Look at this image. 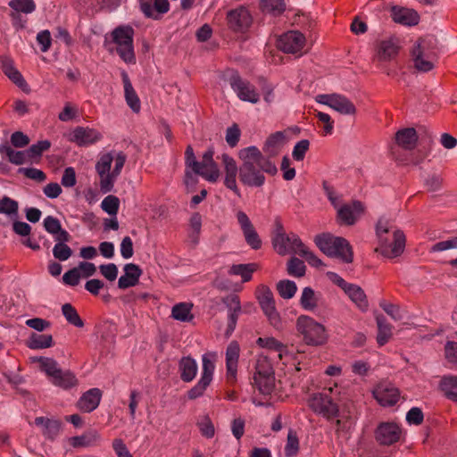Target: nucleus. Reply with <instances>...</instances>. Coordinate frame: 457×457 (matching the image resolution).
I'll list each match as a JSON object with an SVG mask.
<instances>
[{
  "label": "nucleus",
  "instance_id": "obj_1",
  "mask_svg": "<svg viewBox=\"0 0 457 457\" xmlns=\"http://www.w3.org/2000/svg\"><path fill=\"white\" fill-rule=\"evenodd\" d=\"M237 155L241 162L240 166L228 154H222L219 158L224 171V186L238 196H240V190L237 186V177L244 186L261 187L266 180L264 173L275 175L278 171L275 163L266 158L254 145L240 149Z\"/></svg>",
  "mask_w": 457,
  "mask_h": 457
},
{
  "label": "nucleus",
  "instance_id": "obj_2",
  "mask_svg": "<svg viewBox=\"0 0 457 457\" xmlns=\"http://www.w3.org/2000/svg\"><path fill=\"white\" fill-rule=\"evenodd\" d=\"M376 236L378 245L375 251L384 257L393 259L403 253L405 236L402 230L395 228L387 218L378 219L376 224Z\"/></svg>",
  "mask_w": 457,
  "mask_h": 457
},
{
  "label": "nucleus",
  "instance_id": "obj_3",
  "mask_svg": "<svg viewBox=\"0 0 457 457\" xmlns=\"http://www.w3.org/2000/svg\"><path fill=\"white\" fill-rule=\"evenodd\" d=\"M272 244L275 251L279 255L297 253L304 258L305 261L312 267L320 268L323 265L322 261L309 250L296 234H286L283 226L279 221L276 222Z\"/></svg>",
  "mask_w": 457,
  "mask_h": 457
},
{
  "label": "nucleus",
  "instance_id": "obj_4",
  "mask_svg": "<svg viewBox=\"0 0 457 457\" xmlns=\"http://www.w3.org/2000/svg\"><path fill=\"white\" fill-rule=\"evenodd\" d=\"M127 155L121 151L112 150L102 153L96 163L99 176L100 190L106 194L113 189L114 184L125 165Z\"/></svg>",
  "mask_w": 457,
  "mask_h": 457
},
{
  "label": "nucleus",
  "instance_id": "obj_5",
  "mask_svg": "<svg viewBox=\"0 0 457 457\" xmlns=\"http://www.w3.org/2000/svg\"><path fill=\"white\" fill-rule=\"evenodd\" d=\"M214 151L212 148L206 150L203 156L202 161L198 162L195 158L193 147L188 145L185 152V164L187 169L202 176L209 182H216L220 177V170L217 163L213 160Z\"/></svg>",
  "mask_w": 457,
  "mask_h": 457
},
{
  "label": "nucleus",
  "instance_id": "obj_6",
  "mask_svg": "<svg viewBox=\"0 0 457 457\" xmlns=\"http://www.w3.org/2000/svg\"><path fill=\"white\" fill-rule=\"evenodd\" d=\"M314 242L327 256L339 259L345 263L353 262V250L346 239L331 234H321L315 237Z\"/></svg>",
  "mask_w": 457,
  "mask_h": 457
},
{
  "label": "nucleus",
  "instance_id": "obj_7",
  "mask_svg": "<svg viewBox=\"0 0 457 457\" xmlns=\"http://www.w3.org/2000/svg\"><path fill=\"white\" fill-rule=\"evenodd\" d=\"M253 385L264 395H270L275 388L274 370L270 361L265 356H259L256 361Z\"/></svg>",
  "mask_w": 457,
  "mask_h": 457
},
{
  "label": "nucleus",
  "instance_id": "obj_8",
  "mask_svg": "<svg viewBox=\"0 0 457 457\" xmlns=\"http://www.w3.org/2000/svg\"><path fill=\"white\" fill-rule=\"evenodd\" d=\"M296 328L307 345H320L327 340L324 327L309 316H300L296 321Z\"/></svg>",
  "mask_w": 457,
  "mask_h": 457
},
{
  "label": "nucleus",
  "instance_id": "obj_9",
  "mask_svg": "<svg viewBox=\"0 0 457 457\" xmlns=\"http://www.w3.org/2000/svg\"><path fill=\"white\" fill-rule=\"evenodd\" d=\"M432 38H421L414 46L411 57L414 67L420 71H428L434 68L436 54L432 48Z\"/></svg>",
  "mask_w": 457,
  "mask_h": 457
},
{
  "label": "nucleus",
  "instance_id": "obj_10",
  "mask_svg": "<svg viewBox=\"0 0 457 457\" xmlns=\"http://www.w3.org/2000/svg\"><path fill=\"white\" fill-rule=\"evenodd\" d=\"M132 28L119 27L112 32V41L116 44V51L120 57L127 63H135L136 57L133 47Z\"/></svg>",
  "mask_w": 457,
  "mask_h": 457
},
{
  "label": "nucleus",
  "instance_id": "obj_11",
  "mask_svg": "<svg viewBox=\"0 0 457 457\" xmlns=\"http://www.w3.org/2000/svg\"><path fill=\"white\" fill-rule=\"evenodd\" d=\"M215 361L216 354L213 353H207L203 355L201 378L197 384L187 392L189 399H196L204 394L206 388L212 381Z\"/></svg>",
  "mask_w": 457,
  "mask_h": 457
},
{
  "label": "nucleus",
  "instance_id": "obj_12",
  "mask_svg": "<svg viewBox=\"0 0 457 457\" xmlns=\"http://www.w3.org/2000/svg\"><path fill=\"white\" fill-rule=\"evenodd\" d=\"M228 83L241 101L249 102L251 104H257L260 101V94L254 85L240 77L237 72H231L228 78Z\"/></svg>",
  "mask_w": 457,
  "mask_h": 457
},
{
  "label": "nucleus",
  "instance_id": "obj_13",
  "mask_svg": "<svg viewBox=\"0 0 457 457\" xmlns=\"http://www.w3.org/2000/svg\"><path fill=\"white\" fill-rule=\"evenodd\" d=\"M309 407L316 413L327 419H332L338 414V407L327 393H317L310 396Z\"/></svg>",
  "mask_w": 457,
  "mask_h": 457
},
{
  "label": "nucleus",
  "instance_id": "obj_14",
  "mask_svg": "<svg viewBox=\"0 0 457 457\" xmlns=\"http://www.w3.org/2000/svg\"><path fill=\"white\" fill-rule=\"evenodd\" d=\"M305 46V36L298 30H289L278 39V47L287 54L302 55Z\"/></svg>",
  "mask_w": 457,
  "mask_h": 457
},
{
  "label": "nucleus",
  "instance_id": "obj_15",
  "mask_svg": "<svg viewBox=\"0 0 457 457\" xmlns=\"http://www.w3.org/2000/svg\"><path fill=\"white\" fill-rule=\"evenodd\" d=\"M315 101L330 107L341 114L350 115L356 112L354 104L342 95L320 94L315 96Z\"/></svg>",
  "mask_w": 457,
  "mask_h": 457
},
{
  "label": "nucleus",
  "instance_id": "obj_16",
  "mask_svg": "<svg viewBox=\"0 0 457 457\" xmlns=\"http://www.w3.org/2000/svg\"><path fill=\"white\" fill-rule=\"evenodd\" d=\"M102 138L103 135L100 131L89 127L78 126L69 134V140L80 147L96 144Z\"/></svg>",
  "mask_w": 457,
  "mask_h": 457
},
{
  "label": "nucleus",
  "instance_id": "obj_17",
  "mask_svg": "<svg viewBox=\"0 0 457 457\" xmlns=\"http://www.w3.org/2000/svg\"><path fill=\"white\" fill-rule=\"evenodd\" d=\"M258 300L264 314L267 316L270 324L274 327H278L280 323V318L278 312H277L275 301L270 289L262 286L259 290Z\"/></svg>",
  "mask_w": 457,
  "mask_h": 457
},
{
  "label": "nucleus",
  "instance_id": "obj_18",
  "mask_svg": "<svg viewBox=\"0 0 457 457\" xmlns=\"http://www.w3.org/2000/svg\"><path fill=\"white\" fill-rule=\"evenodd\" d=\"M373 396L382 406L395 405L400 397V392L393 384L387 381L380 382L372 391Z\"/></svg>",
  "mask_w": 457,
  "mask_h": 457
},
{
  "label": "nucleus",
  "instance_id": "obj_19",
  "mask_svg": "<svg viewBox=\"0 0 457 457\" xmlns=\"http://www.w3.org/2000/svg\"><path fill=\"white\" fill-rule=\"evenodd\" d=\"M236 217L246 243L253 249H259L262 245V241L246 213L239 210L237 211Z\"/></svg>",
  "mask_w": 457,
  "mask_h": 457
},
{
  "label": "nucleus",
  "instance_id": "obj_20",
  "mask_svg": "<svg viewBox=\"0 0 457 457\" xmlns=\"http://www.w3.org/2000/svg\"><path fill=\"white\" fill-rule=\"evenodd\" d=\"M401 428L394 422L381 423L376 430V439L380 445H390L401 437Z\"/></svg>",
  "mask_w": 457,
  "mask_h": 457
},
{
  "label": "nucleus",
  "instance_id": "obj_21",
  "mask_svg": "<svg viewBox=\"0 0 457 457\" xmlns=\"http://www.w3.org/2000/svg\"><path fill=\"white\" fill-rule=\"evenodd\" d=\"M223 303L228 308V328L226 335L230 336L236 328L237 319L242 312V307L238 296L235 295L225 297Z\"/></svg>",
  "mask_w": 457,
  "mask_h": 457
},
{
  "label": "nucleus",
  "instance_id": "obj_22",
  "mask_svg": "<svg viewBox=\"0 0 457 457\" xmlns=\"http://www.w3.org/2000/svg\"><path fill=\"white\" fill-rule=\"evenodd\" d=\"M363 212L362 204L354 201L348 204L338 207L337 217L340 221L346 225H353Z\"/></svg>",
  "mask_w": 457,
  "mask_h": 457
},
{
  "label": "nucleus",
  "instance_id": "obj_23",
  "mask_svg": "<svg viewBox=\"0 0 457 457\" xmlns=\"http://www.w3.org/2000/svg\"><path fill=\"white\" fill-rule=\"evenodd\" d=\"M239 353L240 347L237 342H230L226 349V369L227 378L232 382L237 380Z\"/></svg>",
  "mask_w": 457,
  "mask_h": 457
},
{
  "label": "nucleus",
  "instance_id": "obj_24",
  "mask_svg": "<svg viewBox=\"0 0 457 457\" xmlns=\"http://www.w3.org/2000/svg\"><path fill=\"white\" fill-rule=\"evenodd\" d=\"M228 21L234 29L244 30L251 25L252 16L245 7L240 6L228 13Z\"/></svg>",
  "mask_w": 457,
  "mask_h": 457
},
{
  "label": "nucleus",
  "instance_id": "obj_25",
  "mask_svg": "<svg viewBox=\"0 0 457 457\" xmlns=\"http://www.w3.org/2000/svg\"><path fill=\"white\" fill-rule=\"evenodd\" d=\"M139 4L143 13L146 17L155 20L170 9L168 0H139Z\"/></svg>",
  "mask_w": 457,
  "mask_h": 457
},
{
  "label": "nucleus",
  "instance_id": "obj_26",
  "mask_svg": "<svg viewBox=\"0 0 457 457\" xmlns=\"http://www.w3.org/2000/svg\"><path fill=\"white\" fill-rule=\"evenodd\" d=\"M392 19L395 22L404 26H414L419 23L420 16L412 9L401 6H393L390 10Z\"/></svg>",
  "mask_w": 457,
  "mask_h": 457
},
{
  "label": "nucleus",
  "instance_id": "obj_27",
  "mask_svg": "<svg viewBox=\"0 0 457 457\" xmlns=\"http://www.w3.org/2000/svg\"><path fill=\"white\" fill-rule=\"evenodd\" d=\"M123 270L124 275L120 276L118 280L119 288L126 289L136 286L142 275V270L139 266L134 263H127Z\"/></svg>",
  "mask_w": 457,
  "mask_h": 457
},
{
  "label": "nucleus",
  "instance_id": "obj_28",
  "mask_svg": "<svg viewBox=\"0 0 457 457\" xmlns=\"http://www.w3.org/2000/svg\"><path fill=\"white\" fill-rule=\"evenodd\" d=\"M287 139L285 132L277 131L271 134L266 140L263 152L267 154V157L270 160V157H274L278 154V153L282 150L284 145L287 144Z\"/></svg>",
  "mask_w": 457,
  "mask_h": 457
},
{
  "label": "nucleus",
  "instance_id": "obj_29",
  "mask_svg": "<svg viewBox=\"0 0 457 457\" xmlns=\"http://www.w3.org/2000/svg\"><path fill=\"white\" fill-rule=\"evenodd\" d=\"M399 44L396 39L390 38L379 43L377 50V58L380 62H389L398 54Z\"/></svg>",
  "mask_w": 457,
  "mask_h": 457
},
{
  "label": "nucleus",
  "instance_id": "obj_30",
  "mask_svg": "<svg viewBox=\"0 0 457 457\" xmlns=\"http://www.w3.org/2000/svg\"><path fill=\"white\" fill-rule=\"evenodd\" d=\"M101 391L92 388L87 391L79 400V408L85 412H91L97 408L101 400Z\"/></svg>",
  "mask_w": 457,
  "mask_h": 457
},
{
  "label": "nucleus",
  "instance_id": "obj_31",
  "mask_svg": "<svg viewBox=\"0 0 457 457\" xmlns=\"http://www.w3.org/2000/svg\"><path fill=\"white\" fill-rule=\"evenodd\" d=\"M34 423L41 428L42 434L51 440L58 436L61 429V422L57 420L37 417L35 419Z\"/></svg>",
  "mask_w": 457,
  "mask_h": 457
},
{
  "label": "nucleus",
  "instance_id": "obj_32",
  "mask_svg": "<svg viewBox=\"0 0 457 457\" xmlns=\"http://www.w3.org/2000/svg\"><path fill=\"white\" fill-rule=\"evenodd\" d=\"M0 63L3 72L18 87H25L26 81L24 80L21 72L14 67L13 61L7 57H0Z\"/></svg>",
  "mask_w": 457,
  "mask_h": 457
},
{
  "label": "nucleus",
  "instance_id": "obj_33",
  "mask_svg": "<svg viewBox=\"0 0 457 457\" xmlns=\"http://www.w3.org/2000/svg\"><path fill=\"white\" fill-rule=\"evenodd\" d=\"M123 86H124V96L127 104L134 112H139L141 104L140 100L133 88V86L129 79L128 74L123 71L121 73Z\"/></svg>",
  "mask_w": 457,
  "mask_h": 457
},
{
  "label": "nucleus",
  "instance_id": "obj_34",
  "mask_svg": "<svg viewBox=\"0 0 457 457\" xmlns=\"http://www.w3.org/2000/svg\"><path fill=\"white\" fill-rule=\"evenodd\" d=\"M51 383L55 386L69 390L76 387L79 384V380L71 370H61L57 375L52 378Z\"/></svg>",
  "mask_w": 457,
  "mask_h": 457
},
{
  "label": "nucleus",
  "instance_id": "obj_35",
  "mask_svg": "<svg viewBox=\"0 0 457 457\" xmlns=\"http://www.w3.org/2000/svg\"><path fill=\"white\" fill-rule=\"evenodd\" d=\"M180 378L184 382H191L196 376L198 366L196 361L187 356L183 357L179 364Z\"/></svg>",
  "mask_w": 457,
  "mask_h": 457
},
{
  "label": "nucleus",
  "instance_id": "obj_36",
  "mask_svg": "<svg viewBox=\"0 0 457 457\" xmlns=\"http://www.w3.org/2000/svg\"><path fill=\"white\" fill-rule=\"evenodd\" d=\"M320 294L316 293L312 287L303 289L300 297V305L305 311L313 312L319 306Z\"/></svg>",
  "mask_w": 457,
  "mask_h": 457
},
{
  "label": "nucleus",
  "instance_id": "obj_37",
  "mask_svg": "<svg viewBox=\"0 0 457 457\" xmlns=\"http://www.w3.org/2000/svg\"><path fill=\"white\" fill-rule=\"evenodd\" d=\"M396 143L403 148L411 150L415 147L418 137L413 128L400 129L395 135Z\"/></svg>",
  "mask_w": 457,
  "mask_h": 457
},
{
  "label": "nucleus",
  "instance_id": "obj_38",
  "mask_svg": "<svg viewBox=\"0 0 457 457\" xmlns=\"http://www.w3.org/2000/svg\"><path fill=\"white\" fill-rule=\"evenodd\" d=\"M345 293L357 305L359 309L361 311L367 310V297L364 291L359 286L349 284V286L345 288Z\"/></svg>",
  "mask_w": 457,
  "mask_h": 457
},
{
  "label": "nucleus",
  "instance_id": "obj_39",
  "mask_svg": "<svg viewBox=\"0 0 457 457\" xmlns=\"http://www.w3.org/2000/svg\"><path fill=\"white\" fill-rule=\"evenodd\" d=\"M193 304L189 303H179L171 309V317L181 322H189L194 319L192 314Z\"/></svg>",
  "mask_w": 457,
  "mask_h": 457
},
{
  "label": "nucleus",
  "instance_id": "obj_40",
  "mask_svg": "<svg viewBox=\"0 0 457 457\" xmlns=\"http://www.w3.org/2000/svg\"><path fill=\"white\" fill-rule=\"evenodd\" d=\"M257 345L262 348L278 353L279 359L287 354V348L274 337H259Z\"/></svg>",
  "mask_w": 457,
  "mask_h": 457
},
{
  "label": "nucleus",
  "instance_id": "obj_41",
  "mask_svg": "<svg viewBox=\"0 0 457 457\" xmlns=\"http://www.w3.org/2000/svg\"><path fill=\"white\" fill-rule=\"evenodd\" d=\"M33 361L38 362L40 370L46 373L50 381L62 370L57 361L52 358L35 357Z\"/></svg>",
  "mask_w": 457,
  "mask_h": 457
},
{
  "label": "nucleus",
  "instance_id": "obj_42",
  "mask_svg": "<svg viewBox=\"0 0 457 457\" xmlns=\"http://www.w3.org/2000/svg\"><path fill=\"white\" fill-rule=\"evenodd\" d=\"M378 325L377 341L379 345H384L392 337V326L386 322V318L382 315L376 317Z\"/></svg>",
  "mask_w": 457,
  "mask_h": 457
},
{
  "label": "nucleus",
  "instance_id": "obj_43",
  "mask_svg": "<svg viewBox=\"0 0 457 457\" xmlns=\"http://www.w3.org/2000/svg\"><path fill=\"white\" fill-rule=\"evenodd\" d=\"M440 388L448 399L457 403V376H445Z\"/></svg>",
  "mask_w": 457,
  "mask_h": 457
},
{
  "label": "nucleus",
  "instance_id": "obj_44",
  "mask_svg": "<svg viewBox=\"0 0 457 457\" xmlns=\"http://www.w3.org/2000/svg\"><path fill=\"white\" fill-rule=\"evenodd\" d=\"M28 346L30 349H45L53 345V337L47 334L33 333L29 340Z\"/></svg>",
  "mask_w": 457,
  "mask_h": 457
},
{
  "label": "nucleus",
  "instance_id": "obj_45",
  "mask_svg": "<svg viewBox=\"0 0 457 457\" xmlns=\"http://www.w3.org/2000/svg\"><path fill=\"white\" fill-rule=\"evenodd\" d=\"M0 152L5 154L9 162L15 165H21L29 161L27 151H15L8 145H2Z\"/></svg>",
  "mask_w": 457,
  "mask_h": 457
},
{
  "label": "nucleus",
  "instance_id": "obj_46",
  "mask_svg": "<svg viewBox=\"0 0 457 457\" xmlns=\"http://www.w3.org/2000/svg\"><path fill=\"white\" fill-rule=\"evenodd\" d=\"M256 265L253 263L234 264L230 267L229 273L238 275L244 282H247L252 278V274L255 270Z\"/></svg>",
  "mask_w": 457,
  "mask_h": 457
},
{
  "label": "nucleus",
  "instance_id": "obj_47",
  "mask_svg": "<svg viewBox=\"0 0 457 457\" xmlns=\"http://www.w3.org/2000/svg\"><path fill=\"white\" fill-rule=\"evenodd\" d=\"M9 6L12 9V12L24 14L31 13L36 9V4L33 0H11Z\"/></svg>",
  "mask_w": 457,
  "mask_h": 457
},
{
  "label": "nucleus",
  "instance_id": "obj_48",
  "mask_svg": "<svg viewBox=\"0 0 457 457\" xmlns=\"http://www.w3.org/2000/svg\"><path fill=\"white\" fill-rule=\"evenodd\" d=\"M62 312L69 323H71L73 326L78 327V328L83 327L84 323H83L82 320L80 319L78 312L75 310V308L71 304H70V303L63 304L62 306Z\"/></svg>",
  "mask_w": 457,
  "mask_h": 457
},
{
  "label": "nucleus",
  "instance_id": "obj_49",
  "mask_svg": "<svg viewBox=\"0 0 457 457\" xmlns=\"http://www.w3.org/2000/svg\"><path fill=\"white\" fill-rule=\"evenodd\" d=\"M277 290L284 299H291L296 293L297 287L294 281L281 280L277 284Z\"/></svg>",
  "mask_w": 457,
  "mask_h": 457
},
{
  "label": "nucleus",
  "instance_id": "obj_50",
  "mask_svg": "<svg viewBox=\"0 0 457 457\" xmlns=\"http://www.w3.org/2000/svg\"><path fill=\"white\" fill-rule=\"evenodd\" d=\"M100 435L96 431H90L80 436L72 437V445L77 446H88L99 441Z\"/></svg>",
  "mask_w": 457,
  "mask_h": 457
},
{
  "label": "nucleus",
  "instance_id": "obj_51",
  "mask_svg": "<svg viewBox=\"0 0 457 457\" xmlns=\"http://www.w3.org/2000/svg\"><path fill=\"white\" fill-rule=\"evenodd\" d=\"M18 202L8 197L4 196L0 199V213L6 214L8 216H16L18 214Z\"/></svg>",
  "mask_w": 457,
  "mask_h": 457
},
{
  "label": "nucleus",
  "instance_id": "obj_52",
  "mask_svg": "<svg viewBox=\"0 0 457 457\" xmlns=\"http://www.w3.org/2000/svg\"><path fill=\"white\" fill-rule=\"evenodd\" d=\"M305 270L304 262L298 258L293 257L287 263V272L291 276L301 278L305 274Z\"/></svg>",
  "mask_w": 457,
  "mask_h": 457
},
{
  "label": "nucleus",
  "instance_id": "obj_53",
  "mask_svg": "<svg viewBox=\"0 0 457 457\" xmlns=\"http://www.w3.org/2000/svg\"><path fill=\"white\" fill-rule=\"evenodd\" d=\"M101 207L109 215H116L120 207V200L115 195H107L102 201Z\"/></svg>",
  "mask_w": 457,
  "mask_h": 457
},
{
  "label": "nucleus",
  "instance_id": "obj_54",
  "mask_svg": "<svg viewBox=\"0 0 457 457\" xmlns=\"http://www.w3.org/2000/svg\"><path fill=\"white\" fill-rule=\"evenodd\" d=\"M261 4L263 11L274 15H278L285 10L283 0H262Z\"/></svg>",
  "mask_w": 457,
  "mask_h": 457
},
{
  "label": "nucleus",
  "instance_id": "obj_55",
  "mask_svg": "<svg viewBox=\"0 0 457 457\" xmlns=\"http://www.w3.org/2000/svg\"><path fill=\"white\" fill-rule=\"evenodd\" d=\"M202 436L212 438L215 434L214 426L208 416H203L197 422Z\"/></svg>",
  "mask_w": 457,
  "mask_h": 457
},
{
  "label": "nucleus",
  "instance_id": "obj_56",
  "mask_svg": "<svg viewBox=\"0 0 457 457\" xmlns=\"http://www.w3.org/2000/svg\"><path fill=\"white\" fill-rule=\"evenodd\" d=\"M53 254L55 259L64 262L71 256L72 250L64 243H56L53 248Z\"/></svg>",
  "mask_w": 457,
  "mask_h": 457
},
{
  "label": "nucleus",
  "instance_id": "obj_57",
  "mask_svg": "<svg viewBox=\"0 0 457 457\" xmlns=\"http://www.w3.org/2000/svg\"><path fill=\"white\" fill-rule=\"evenodd\" d=\"M51 143L48 140L38 141L37 144L32 145L28 150V156L30 159L39 157L43 152L49 149Z\"/></svg>",
  "mask_w": 457,
  "mask_h": 457
},
{
  "label": "nucleus",
  "instance_id": "obj_58",
  "mask_svg": "<svg viewBox=\"0 0 457 457\" xmlns=\"http://www.w3.org/2000/svg\"><path fill=\"white\" fill-rule=\"evenodd\" d=\"M299 449L298 437L293 430H290L287 435V440L285 446V453L287 456H293L296 454Z\"/></svg>",
  "mask_w": 457,
  "mask_h": 457
},
{
  "label": "nucleus",
  "instance_id": "obj_59",
  "mask_svg": "<svg viewBox=\"0 0 457 457\" xmlns=\"http://www.w3.org/2000/svg\"><path fill=\"white\" fill-rule=\"evenodd\" d=\"M310 146V142L307 139H302L295 144L294 146L292 156L295 161H303L304 159L305 154L308 151Z\"/></svg>",
  "mask_w": 457,
  "mask_h": 457
},
{
  "label": "nucleus",
  "instance_id": "obj_60",
  "mask_svg": "<svg viewBox=\"0 0 457 457\" xmlns=\"http://www.w3.org/2000/svg\"><path fill=\"white\" fill-rule=\"evenodd\" d=\"M380 307L395 320H401L403 319V313L398 305L389 303L382 301L379 303Z\"/></svg>",
  "mask_w": 457,
  "mask_h": 457
},
{
  "label": "nucleus",
  "instance_id": "obj_61",
  "mask_svg": "<svg viewBox=\"0 0 457 457\" xmlns=\"http://www.w3.org/2000/svg\"><path fill=\"white\" fill-rule=\"evenodd\" d=\"M101 274L109 281H114L118 276V267L114 263L102 264L99 266Z\"/></svg>",
  "mask_w": 457,
  "mask_h": 457
},
{
  "label": "nucleus",
  "instance_id": "obj_62",
  "mask_svg": "<svg viewBox=\"0 0 457 457\" xmlns=\"http://www.w3.org/2000/svg\"><path fill=\"white\" fill-rule=\"evenodd\" d=\"M450 249H457V237L435 244L431 247V252H442Z\"/></svg>",
  "mask_w": 457,
  "mask_h": 457
},
{
  "label": "nucleus",
  "instance_id": "obj_63",
  "mask_svg": "<svg viewBox=\"0 0 457 457\" xmlns=\"http://www.w3.org/2000/svg\"><path fill=\"white\" fill-rule=\"evenodd\" d=\"M240 137V130L238 127L234 124L233 126L227 129L226 131V141L228 145L234 147L238 143Z\"/></svg>",
  "mask_w": 457,
  "mask_h": 457
},
{
  "label": "nucleus",
  "instance_id": "obj_64",
  "mask_svg": "<svg viewBox=\"0 0 457 457\" xmlns=\"http://www.w3.org/2000/svg\"><path fill=\"white\" fill-rule=\"evenodd\" d=\"M43 223L45 229L52 235L57 234L61 230L62 226L59 220L53 216L46 217Z\"/></svg>",
  "mask_w": 457,
  "mask_h": 457
}]
</instances>
